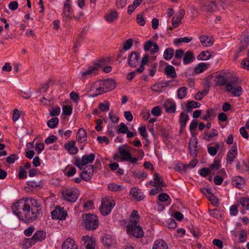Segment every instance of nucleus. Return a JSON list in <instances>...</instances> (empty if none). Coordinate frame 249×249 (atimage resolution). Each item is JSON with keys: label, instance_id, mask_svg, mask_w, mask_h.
<instances>
[{"label": "nucleus", "instance_id": "f257e3e1", "mask_svg": "<svg viewBox=\"0 0 249 249\" xmlns=\"http://www.w3.org/2000/svg\"><path fill=\"white\" fill-rule=\"evenodd\" d=\"M11 208L19 219L26 223L36 220L41 210L40 203L32 198L21 199L14 203Z\"/></svg>", "mask_w": 249, "mask_h": 249}, {"label": "nucleus", "instance_id": "f03ea898", "mask_svg": "<svg viewBox=\"0 0 249 249\" xmlns=\"http://www.w3.org/2000/svg\"><path fill=\"white\" fill-rule=\"evenodd\" d=\"M84 226L88 231H94L99 226V220L96 215L86 213L83 217Z\"/></svg>", "mask_w": 249, "mask_h": 249}, {"label": "nucleus", "instance_id": "7ed1b4c3", "mask_svg": "<svg viewBox=\"0 0 249 249\" xmlns=\"http://www.w3.org/2000/svg\"><path fill=\"white\" fill-rule=\"evenodd\" d=\"M126 231L128 234L137 238L142 237L143 235L142 228L138 225L136 220H132L131 224L127 226Z\"/></svg>", "mask_w": 249, "mask_h": 249}, {"label": "nucleus", "instance_id": "20e7f679", "mask_svg": "<svg viewBox=\"0 0 249 249\" xmlns=\"http://www.w3.org/2000/svg\"><path fill=\"white\" fill-rule=\"evenodd\" d=\"M201 10L205 12H212L217 10V4L214 0H199Z\"/></svg>", "mask_w": 249, "mask_h": 249}, {"label": "nucleus", "instance_id": "39448f33", "mask_svg": "<svg viewBox=\"0 0 249 249\" xmlns=\"http://www.w3.org/2000/svg\"><path fill=\"white\" fill-rule=\"evenodd\" d=\"M95 158V155L94 154L85 155L82 157L81 159L79 158L76 159L74 164L80 169H82L81 166H85L88 163H93Z\"/></svg>", "mask_w": 249, "mask_h": 249}, {"label": "nucleus", "instance_id": "423d86ee", "mask_svg": "<svg viewBox=\"0 0 249 249\" xmlns=\"http://www.w3.org/2000/svg\"><path fill=\"white\" fill-rule=\"evenodd\" d=\"M46 238V233L41 230L37 231L33 235V236L29 239H27L26 243L29 246L32 247L37 242H41Z\"/></svg>", "mask_w": 249, "mask_h": 249}, {"label": "nucleus", "instance_id": "0eeeda50", "mask_svg": "<svg viewBox=\"0 0 249 249\" xmlns=\"http://www.w3.org/2000/svg\"><path fill=\"white\" fill-rule=\"evenodd\" d=\"M123 146L127 147L126 145L120 146L118 147V152L113 155V159L116 160L117 159H120L122 161H128V158L131 157V154L129 151L123 148Z\"/></svg>", "mask_w": 249, "mask_h": 249}, {"label": "nucleus", "instance_id": "6e6552de", "mask_svg": "<svg viewBox=\"0 0 249 249\" xmlns=\"http://www.w3.org/2000/svg\"><path fill=\"white\" fill-rule=\"evenodd\" d=\"M115 205V202L114 200H108L106 199L103 200L102 202L101 206L100 207V210L101 213L104 215H107L110 213L112 209Z\"/></svg>", "mask_w": 249, "mask_h": 249}, {"label": "nucleus", "instance_id": "1a4fd4ad", "mask_svg": "<svg viewBox=\"0 0 249 249\" xmlns=\"http://www.w3.org/2000/svg\"><path fill=\"white\" fill-rule=\"evenodd\" d=\"M105 59L99 60L98 63L94 64L93 66L90 67L88 70L82 73V76L83 78H87L88 76L95 75L98 69L105 65Z\"/></svg>", "mask_w": 249, "mask_h": 249}, {"label": "nucleus", "instance_id": "9d476101", "mask_svg": "<svg viewBox=\"0 0 249 249\" xmlns=\"http://www.w3.org/2000/svg\"><path fill=\"white\" fill-rule=\"evenodd\" d=\"M93 170V165L87 166L81 173L80 176L83 180L86 181H89L92 176Z\"/></svg>", "mask_w": 249, "mask_h": 249}, {"label": "nucleus", "instance_id": "9b49d317", "mask_svg": "<svg viewBox=\"0 0 249 249\" xmlns=\"http://www.w3.org/2000/svg\"><path fill=\"white\" fill-rule=\"evenodd\" d=\"M77 195L73 193V188L71 189H66L63 191V200H66L70 202H74L77 199Z\"/></svg>", "mask_w": 249, "mask_h": 249}, {"label": "nucleus", "instance_id": "f8f14e48", "mask_svg": "<svg viewBox=\"0 0 249 249\" xmlns=\"http://www.w3.org/2000/svg\"><path fill=\"white\" fill-rule=\"evenodd\" d=\"M140 54L136 52H132L128 57V64L133 68H136L138 65V62L140 58Z\"/></svg>", "mask_w": 249, "mask_h": 249}, {"label": "nucleus", "instance_id": "ddd939ff", "mask_svg": "<svg viewBox=\"0 0 249 249\" xmlns=\"http://www.w3.org/2000/svg\"><path fill=\"white\" fill-rule=\"evenodd\" d=\"M82 244L86 249H95V241L89 236H83L81 239Z\"/></svg>", "mask_w": 249, "mask_h": 249}, {"label": "nucleus", "instance_id": "4468645a", "mask_svg": "<svg viewBox=\"0 0 249 249\" xmlns=\"http://www.w3.org/2000/svg\"><path fill=\"white\" fill-rule=\"evenodd\" d=\"M226 90L231 92L234 96L239 97L242 93V88L240 86L233 88L231 83H228L226 84Z\"/></svg>", "mask_w": 249, "mask_h": 249}, {"label": "nucleus", "instance_id": "2eb2a0df", "mask_svg": "<svg viewBox=\"0 0 249 249\" xmlns=\"http://www.w3.org/2000/svg\"><path fill=\"white\" fill-rule=\"evenodd\" d=\"M197 144L198 142L196 138L191 139L189 143V149L190 150V154L193 157H196L197 154Z\"/></svg>", "mask_w": 249, "mask_h": 249}, {"label": "nucleus", "instance_id": "dca6fc26", "mask_svg": "<svg viewBox=\"0 0 249 249\" xmlns=\"http://www.w3.org/2000/svg\"><path fill=\"white\" fill-rule=\"evenodd\" d=\"M51 216L53 219L62 220V208L59 205L56 206L51 212Z\"/></svg>", "mask_w": 249, "mask_h": 249}, {"label": "nucleus", "instance_id": "f3484780", "mask_svg": "<svg viewBox=\"0 0 249 249\" xmlns=\"http://www.w3.org/2000/svg\"><path fill=\"white\" fill-rule=\"evenodd\" d=\"M163 106L166 111L168 113H175L176 111V105L172 100H168L166 101Z\"/></svg>", "mask_w": 249, "mask_h": 249}, {"label": "nucleus", "instance_id": "a211bd4d", "mask_svg": "<svg viewBox=\"0 0 249 249\" xmlns=\"http://www.w3.org/2000/svg\"><path fill=\"white\" fill-rule=\"evenodd\" d=\"M215 77L217 79L216 83L218 85L223 86L225 85L226 86V84L228 83L227 77L225 72L217 74L215 75Z\"/></svg>", "mask_w": 249, "mask_h": 249}, {"label": "nucleus", "instance_id": "6ab92c4d", "mask_svg": "<svg viewBox=\"0 0 249 249\" xmlns=\"http://www.w3.org/2000/svg\"><path fill=\"white\" fill-rule=\"evenodd\" d=\"M75 141H71L66 143L64 147L71 154L74 155L76 154L78 151V148L75 146Z\"/></svg>", "mask_w": 249, "mask_h": 249}, {"label": "nucleus", "instance_id": "aec40b11", "mask_svg": "<svg viewBox=\"0 0 249 249\" xmlns=\"http://www.w3.org/2000/svg\"><path fill=\"white\" fill-rule=\"evenodd\" d=\"M63 249H78V247L72 238H68L63 242Z\"/></svg>", "mask_w": 249, "mask_h": 249}, {"label": "nucleus", "instance_id": "412c9836", "mask_svg": "<svg viewBox=\"0 0 249 249\" xmlns=\"http://www.w3.org/2000/svg\"><path fill=\"white\" fill-rule=\"evenodd\" d=\"M106 92L114 89L116 87L115 82L112 79L104 80L102 83Z\"/></svg>", "mask_w": 249, "mask_h": 249}, {"label": "nucleus", "instance_id": "4be33fe9", "mask_svg": "<svg viewBox=\"0 0 249 249\" xmlns=\"http://www.w3.org/2000/svg\"><path fill=\"white\" fill-rule=\"evenodd\" d=\"M102 243L107 248L111 247L115 243V241L110 235L106 234L102 238Z\"/></svg>", "mask_w": 249, "mask_h": 249}, {"label": "nucleus", "instance_id": "5701e85b", "mask_svg": "<svg viewBox=\"0 0 249 249\" xmlns=\"http://www.w3.org/2000/svg\"><path fill=\"white\" fill-rule=\"evenodd\" d=\"M195 59L193 53L191 51H188L184 54L183 62L184 65H186L193 62Z\"/></svg>", "mask_w": 249, "mask_h": 249}, {"label": "nucleus", "instance_id": "b1692460", "mask_svg": "<svg viewBox=\"0 0 249 249\" xmlns=\"http://www.w3.org/2000/svg\"><path fill=\"white\" fill-rule=\"evenodd\" d=\"M164 72L167 77L174 78L177 76L175 68L173 66L168 65L164 69Z\"/></svg>", "mask_w": 249, "mask_h": 249}, {"label": "nucleus", "instance_id": "393cba45", "mask_svg": "<svg viewBox=\"0 0 249 249\" xmlns=\"http://www.w3.org/2000/svg\"><path fill=\"white\" fill-rule=\"evenodd\" d=\"M199 40L203 46H211L213 43V39L212 38H209L208 36L204 35L201 36L199 37Z\"/></svg>", "mask_w": 249, "mask_h": 249}, {"label": "nucleus", "instance_id": "a878e982", "mask_svg": "<svg viewBox=\"0 0 249 249\" xmlns=\"http://www.w3.org/2000/svg\"><path fill=\"white\" fill-rule=\"evenodd\" d=\"M87 139V135L85 130L83 128H80L77 133V140L80 142H83Z\"/></svg>", "mask_w": 249, "mask_h": 249}, {"label": "nucleus", "instance_id": "bb28decb", "mask_svg": "<svg viewBox=\"0 0 249 249\" xmlns=\"http://www.w3.org/2000/svg\"><path fill=\"white\" fill-rule=\"evenodd\" d=\"M200 104L194 101H188L186 105V111L188 113L192 111L193 108L199 107Z\"/></svg>", "mask_w": 249, "mask_h": 249}, {"label": "nucleus", "instance_id": "cd10ccee", "mask_svg": "<svg viewBox=\"0 0 249 249\" xmlns=\"http://www.w3.org/2000/svg\"><path fill=\"white\" fill-rule=\"evenodd\" d=\"M152 249H168V246L163 240H158L155 242Z\"/></svg>", "mask_w": 249, "mask_h": 249}, {"label": "nucleus", "instance_id": "c85d7f7f", "mask_svg": "<svg viewBox=\"0 0 249 249\" xmlns=\"http://www.w3.org/2000/svg\"><path fill=\"white\" fill-rule=\"evenodd\" d=\"M249 37L247 36H244L240 41V46L237 50V53H240L244 50L249 45Z\"/></svg>", "mask_w": 249, "mask_h": 249}, {"label": "nucleus", "instance_id": "c756f323", "mask_svg": "<svg viewBox=\"0 0 249 249\" xmlns=\"http://www.w3.org/2000/svg\"><path fill=\"white\" fill-rule=\"evenodd\" d=\"M118 17V14L117 12L115 11H112L105 16V18L108 22H112L116 20Z\"/></svg>", "mask_w": 249, "mask_h": 249}, {"label": "nucleus", "instance_id": "7c9ffc66", "mask_svg": "<svg viewBox=\"0 0 249 249\" xmlns=\"http://www.w3.org/2000/svg\"><path fill=\"white\" fill-rule=\"evenodd\" d=\"M130 194L134 198H136L139 201H141L143 199V196L142 195L141 193L139 192L138 188H134L130 190Z\"/></svg>", "mask_w": 249, "mask_h": 249}, {"label": "nucleus", "instance_id": "2f4dec72", "mask_svg": "<svg viewBox=\"0 0 249 249\" xmlns=\"http://www.w3.org/2000/svg\"><path fill=\"white\" fill-rule=\"evenodd\" d=\"M27 184L31 187L35 188L36 189H40L43 186V182L40 180H31L28 181Z\"/></svg>", "mask_w": 249, "mask_h": 249}, {"label": "nucleus", "instance_id": "473e14b6", "mask_svg": "<svg viewBox=\"0 0 249 249\" xmlns=\"http://www.w3.org/2000/svg\"><path fill=\"white\" fill-rule=\"evenodd\" d=\"M175 51L172 48H167L164 52L163 58L165 60H170L174 55Z\"/></svg>", "mask_w": 249, "mask_h": 249}, {"label": "nucleus", "instance_id": "72a5a7b5", "mask_svg": "<svg viewBox=\"0 0 249 249\" xmlns=\"http://www.w3.org/2000/svg\"><path fill=\"white\" fill-rule=\"evenodd\" d=\"M72 112L71 105H63V120L67 117L70 116Z\"/></svg>", "mask_w": 249, "mask_h": 249}, {"label": "nucleus", "instance_id": "f704fd0d", "mask_svg": "<svg viewBox=\"0 0 249 249\" xmlns=\"http://www.w3.org/2000/svg\"><path fill=\"white\" fill-rule=\"evenodd\" d=\"M189 119V116L185 114L183 112H182L180 114L179 116V123L182 128H184L187 122Z\"/></svg>", "mask_w": 249, "mask_h": 249}, {"label": "nucleus", "instance_id": "c9c22d12", "mask_svg": "<svg viewBox=\"0 0 249 249\" xmlns=\"http://www.w3.org/2000/svg\"><path fill=\"white\" fill-rule=\"evenodd\" d=\"M63 14H64L65 16L67 18H71L73 16V12L71 10L70 3H65Z\"/></svg>", "mask_w": 249, "mask_h": 249}, {"label": "nucleus", "instance_id": "e433bc0d", "mask_svg": "<svg viewBox=\"0 0 249 249\" xmlns=\"http://www.w3.org/2000/svg\"><path fill=\"white\" fill-rule=\"evenodd\" d=\"M153 179L160 187H165L166 183L163 181V179L159 176V174L155 173L153 175Z\"/></svg>", "mask_w": 249, "mask_h": 249}, {"label": "nucleus", "instance_id": "4c0bfd02", "mask_svg": "<svg viewBox=\"0 0 249 249\" xmlns=\"http://www.w3.org/2000/svg\"><path fill=\"white\" fill-rule=\"evenodd\" d=\"M187 88L186 87H182L178 90V97L179 99L184 98L187 94Z\"/></svg>", "mask_w": 249, "mask_h": 249}, {"label": "nucleus", "instance_id": "58836bf2", "mask_svg": "<svg viewBox=\"0 0 249 249\" xmlns=\"http://www.w3.org/2000/svg\"><path fill=\"white\" fill-rule=\"evenodd\" d=\"M239 203L243 208H245L246 210H249V197H241L239 199Z\"/></svg>", "mask_w": 249, "mask_h": 249}, {"label": "nucleus", "instance_id": "ea45409f", "mask_svg": "<svg viewBox=\"0 0 249 249\" xmlns=\"http://www.w3.org/2000/svg\"><path fill=\"white\" fill-rule=\"evenodd\" d=\"M58 119L56 117H54L49 120L47 122V125L51 128H54L56 127L58 124Z\"/></svg>", "mask_w": 249, "mask_h": 249}, {"label": "nucleus", "instance_id": "a19ab883", "mask_svg": "<svg viewBox=\"0 0 249 249\" xmlns=\"http://www.w3.org/2000/svg\"><path fill=\"white\" fill-rule=\"evenodd\" d=\"M211 56V55L209 52L204 51L201 52L197 56L198 60H207L209 59Z\"/></svg>", "mask_w": 249, "mask_h": 249}, {"label": "nucleus", "instance_id": "79ce46f5", "mask_svg": "<svg viewBox=\"0 0 249 249\" xmlns=\"http://www.w3.org/2000/svg\"><path fill=\"white\" fill-rule=\"evenodd\" d=\"M233 185L238 188H242L244 186V180L240 177L236 178L233 181Z\"/></svg>", "mask_w": 249, "mask_h": 249}, {"label": "nucleus", "instance_id": "37998d69", "mask_svg": "<svg viewBox=\"0 0 249 249\" xmlns=\"http://www.w3.org/2000/svg\"><path fill=\"white\" fill-rule=\"evenodd\" d=\"M151 89L153 91L157 92H161L162 91L163 86H162L161 82L156 83L151 87Z\"/></svg>", "mask_w": 249, "mask_h": 249}, {"label": "nucleus", "instance_id": "c03bdc74", "mask_svg": "<svg viewBox=\"0 0 249 249\" xmlns=\"http://www.w3.org/2000/svg\"><path fill=\"white\" fill-rule=\"evenodd\" d=\"M159 200L161 202L169 201V204L171 203V199L168 194L166 193H161L158 196Z\"/></svg>", "mask_w": 249, "mask_h": 249}, {"label": "nucleus", "instance_id": "a18cd8bd", "mask_svg": "<svg viewBox=\"0 0 249 249\" xmlns=\"http://www.w3.org/2000/svg\"><path fill=\"white\" fill-rule=\"evenodd\" d=\"M206 69V64L204 63H200L195 68V72L196 73H200Z\"/></svg>", "mask_w": 249, "mask_h": 249}, {"label": "nucleus", "instance_id": "49530a36", "mask_svg": "<svg viewBox=\"0 0 249 249\" xmlns=\"http://www.w3.org/2000/svg\"><path fill=\"white\" fill-rule=\"evenodd\" d=\"M133 45V39L129 38L123 43V49L124 50H128Z\"/></svg>", "mask_w": 249, "mask_h": 249}, {"label": "nucleus", "instance_id": "de8ad7c7", "mask_svg": "<svg viewBox=\"0 0 249 249\" xmlns=\"http://www.w3.org/2000/svg\"><path fill=\"white\" fill-rule=\"evenodd\" d=\"M208 90L205 89L202 92L198 91L195 95V99L197 101H200L203 97L207 95Z\"/></svg>", "mask_w": 249, "mask_h": 249}, {"label": "nucleus", "instance_id": "09e8293b", "mask_svg": "<svg viewBox=\"0 0 249 249\" xmlns=\"http://www.w3.org/2000/svg\"><path fill=\"white\" fill-rule=\"evenodd\" d=\"M184 54V52L182 49H179L177 50L174 53L175 59H176L177 60H181V59L183 57Z\"/></svg>", "mask_w": 249, "mask_h": 249}, {"label": "nucleus", "instance_id": "8fccbe9b", "mask_svg": "<svg viewBox=\"0 0 249 249\" xmlns=\"http://www.w3.org/2000/svg\"><path fill=\"white\" fill-rule=\"evenodd\" d=\"M110 104L109 102H106L105 103H100L99 105V108L102 111H107L109 109Z\"/></svg>", "mask_w": 249, "mask_h": 249}, {"label": "nucleus", "instance_id": "3c124183", "mask_svg": "<svg viewBox=\"0 0 249 249\" xmlns=\"http://www.w3.org/2000/svg\"><path fill=\"white\" fill-rule=\"evenodd\" d=\"M50 86L49 82L46 83L45 84H41L40 87L38 88L37 91L39 93L45 92L49 89Z\"/></svg>", "mask_w": 249, "mask_h": 249}, {"label": "nucleus", "instance_id": "603ef678", "mask_svg": "<svg viewBox=\"0 0 249 249\" xmlns=\"http://www.w3.org/2000/svg\"><path fill=\"white\" fill-rule=\"evenodd\" d=\"M139 130L141 135L144 139L146 142H149L148 140L147 139V134L146 131L145 127L142 126L139 128Z\"/></svg>", "mask_w": 249, "mask_h": 249}, {"label": "nucleus", "instance_id": "864d4df0", "mask_svg": "<svg viewBox=\"0 0 249 249\" xmlns=\"http://www.w3.org/2000/svg\"><path fill=\"white\" fill-rule=\"evenodd\" d=\"M106 92V91L105 90L102 84H100V87L96 89L95 93H94L92 96L94 97L97 96L98 95H100L103 93Z\"/></svg>", "mask_w": 249, "mask_h": 249}, {"label": "nucleus", "instance_id": "5fc2aeb1", "mask_svg": "<svg viewBox=\"0 0 249 249\" xmlns=\"http://www.w3.org/2000/svg\"><path fill=\"white\" fill-rule=\"evenodd\" d=\"M109 117L112 123L114 124L117 123L119 120V117L115 115L112 111L109 113Z\"/></svg>", "mask_w": 249, "mask_h": 249}, {"label": "nucleus", "instance_id": "6e6d98bb", "mask_svg": "<svg viewBox=\"0 0 249 249\" xmlns=\"http://www.w3.org/2000/svg\"><path fill=\"white\" fill-rule=\"evenodd\" d=\"M247 234L246 232L244 230H242L239 235V239L240 240V242L241 243H243L247 240Z\"/></svg>", "mask_w": 249, "mask_h": 249}, {"label": "nucleus", "instance_id": "4d7b16f0", "mask_svg": "<svg viewBox=\"0 0 249 249\" xmlns=\"http://www.w3.org/2000/svg\"><path fill=\"white\" fill-rule=\"evenodd\" d=\"M57 140V137L54 135H51L46 138L45 142L47 144H49L55 142Z\"/></svg>", "mask_w": 249, "mask_h": 249}, {"label": "nucleus", "instance_id": "13d9d810", "mask_svg": "<svg viewBox=\"0 0 249 249\" xmlns=\"http://www.w3.org/2000/svg\"><path fill=\"white\" fill-rule=\"evenodd\" d=\"M128 129V127L124 123H121L120 127L118 130V132L125 134L127 132Z\"/></svg>", "mask_w": 249, "mask_h": 249}, {"label": "nucleus", "instance_id": "bf43d9fd", "mask_svg": "<svg viewBox=\"0 0 249 249\" xmlns=\"http://www.w3.org/2000/svg\"><path fill=\"white\" fill-rule=\"evenodd\" d=\"M35 228L34 226H31L24 231V234L26 236H30L34 231Z\"/></svg>", "mask_w": 249, "mask_h": 249}, {"label": "nucleus", "instance_id": "052dcab7", "mask_svg": "<svg viewBox=\"0 0 249 249\" xmlns=\"http://www.w3.org/2000/svg\"><path fill=\"white\" fill-rule=\"evenodd\" d=\"M238 205H233L230 207V214L233 216H236L238 213Z\"/></svg>", "mask_w": 249, "mask_h": 249}, {"label": "nucleus", "instance_id": "680f3d73", "mask_svg": "<svg viewBox=\"0 0 249 249\" xmlns=\"http://www.w3.org/2000/svg\"><path fill=\"white\" fill-rule=\"evenodd\" d=\"M19 171L18 173V178L19 179H22L27 177V172L22 166L19 167Z\"/></svg>", "mask_w": 249, "mask_h": 249}, {"label": "nucleus", "instance_id": "e2e57ef3", "mask_svg": "<svg viewBox=\"0 0 249 249\" xmlns=\"http://www.w3.org/2000/svg\"><path fill=\"white\" fill-rule=\"evenodd\" d=\"M152 114L155 116H159L161 115V111L159 107H154L151 110Z\"/></svg>", "mask_w": 249, "mask_h": 249}, {"label": "nucleus", "instance_id": "0e129e2a", "mask_svg": "<svg viewBox=\"0 0 249 249\" xmlns=\"http://www.w3.org/2000/svg\"><path fill=\"white\" fill-rule=\"evenodd\" d=\"M197 124H198V123H197V120H193L191 122V123L190 124L189 129L191 132L192 135H193V131L194 130H196V128Z\"/></svg>", "mask_w": 249, "mask_h": 249}, {"label": "nucleus", "instance_id": "69168bd1", "mask_svg": "<svg viewBox=\"0 0 249 249\" xmlns=\"http://www.w3.org/2000/svg\"><path fill=\"white\" fill-rule=\"evenodd\" d=\"M76 172V169L75 167H71L70 170L65 173L66 176L70 178L73 176Z\"/></svg>", "mask_w": 249, "mask_h": 249}, {"label": "nucleus", "instance_id": "338daca9", "mask_svg": "<svg viewBox=\"0 0 249 249\" xmlns=\"http://www.w3.org/2000/svg\"><path fill=\"white\" fill-rule=\"evenodd\" d=\"M60 112V108L58 107L53 108L50 111V114L51 116H58Z\"/></svg>", "mask_w": 249, "mask_h": 249}, {"label": "nucleus", "instance_id": "774afa93", "mask_svg": "<svg viewBox=\"0 0 249 249\" xmlns=\"http://www.w3.org/2000/svg\"><path fill=\"white\" fill-rule=\"evenodd\" d=\"M18 159L17 156L15 154H12L6 158V161L8 163H13Z\"/></svg>", "mask_w": 249, "mask_h": 249}]
</instances>
